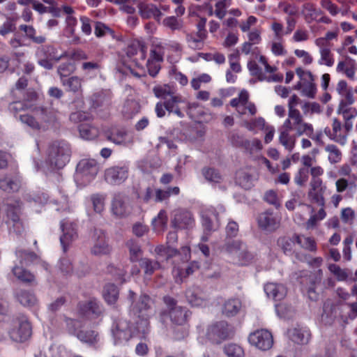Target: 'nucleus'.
Instances as JSON below:
<instances>
[{"instance_id":"obj_1","label":"nucleus","mask_w":357,"mask_h":357,"mask_svg":"<svg viewBox=\"0 0 357 357\" xmlns=\"http://www.w3.org/2000/svg\"><path fill=\"white\" fill-rule=\"evenodd\" d=\"M278 131L279 142L289 151H291L296 144V136L306 135L312 137L313 126L305 123L298 110L289 111L288 118L284 121Z\"/></svg>"},{"instance_id":"obj_2","label":"nucleus","mask_w":357,"mask_h":357,"mask_svg":"<svg viewBox=\"0 0 357 357\" xmlns=\"http://www.w3.org/2000/svg\"><path fill=\"white\" fill-rule=\"evenodd\" d=\"M165 305L158 314V321L162 326L169 324L182 325L187 324L191 312L185 307L178 305L177 301L170 296H165L162 298Z\"/></svg>"},{"instance_id":"obj_3","label":"nucleus","mask_w":357,"mask_h":357,"mask_svg":"<svg viewBox=\"0 0 357 357\" xmlns=\"http://www.w3.org/2000/svg\"><path fill=\"white\" fill-rule=\"evenodd\" d=\"M70 153V145L67 142H54L49 147L46 164L52 171L62 169L69 162Z\"/></svg>"},{"instance_id":"obj_4","label":"nucleus","mask_w":357,"mask_h":357,"mask_svg":"<svg viewBox=\"0 0 357 357\" xmlns=\"http://www.w3.org/2000/svg\"><path fill=\"white\" fill-rule=\"evenodd\" d=\"M99 165L94 159H82L76 167L75 180L77 183L86 185L91 182L98 174Z\"/></svg>"},{"instance_id":"obj_5","label":"nucleus","mask_w":357,"mask_h":357,"mask_svg":"<svg viewBox=\"0 0 357 357\" xmlns=\"http://www.w3.org/2000/svg\"><path fill=\"white\" fill-rule=\"evenodd\" d=\"M8 335L14 342L26 341L32 335V326L28 318L24 315H20L14 319Z\"/></svg>"},{"instance_id":"obj_6","label":"nucleus","mask_w":357,"mask_h":357,"mask_svg":"<svg viewBox=\"0 0 357 357\" xmlns=\"http://www.w3.org/2000/svg\"><path fill=\"white\" fill-rule=\"evenodd\" d=\"M234 335V328L225 321H220L208 327L206 335L211 343L219 344Z\"/></svg>"},{"instance_id":"obj_7","label":"nucleus","mask_w":357,"mask_h":357,"mask_svg":"<svg viewBox=\"0 0 357 357\" xmlns=\"http://www.w3.org/2000/svg\"><path fill=\"white\" fill-rule=\"evenodd\" d=\"M128 298L130 302V314L135 317L149 314V312L151 309L153 301L149 295L142 294L137 297L133 291L130 290Z\"/></svg>"},{"instance_id":"obj_8","label":"nucleus","mask_w":357,"mask_h":357,"mask_svg":"<svg viewBox=\"0 0 357 357\" xmlns=\"http://www.w3.org/2000/svg\"><path fill=\"white\" fill-rule=\"evenodd\" d=\"M129 169V165L126 163L109 167L105 170V181L110 185H120L128 179Z\"/></svg>"},{"instance_id":"obj_9","label":"nucleus","mask_w":357,"mask_h":357,"mask_svg":"<svg viewBox=\"0 0 357 357\" xmlns=\"http://www.w3.org/2000/svg\"><path fill=\"white\" fill-rule=\"evenodd\" d=\"M79 312L86 318L93 320L103 316L104 307L96 298L92 297L89 300L81 302L78 305Z\"/></svg>"},{"instance_id":"obj_10","label":"nucleus","mask_w":357,"mask_h":357,"mask_svg":"<svg viewBox=\"0 0 357 357\" xmlns=\"http://www.w3.org/2000/svg\"><path fill=\"white\" fill-rule=\"evenodd\" d=\"M248 341L252 346L261 351L269 350L273 344V337L270 331L266 329L257 330L251 333Z\"/></svg>"},{"instance_id":"obj_11","label":"nucleus","mask_w":357,"mask_h":357,"mask_svg":"<svg viewBox=\"0 0 357 357\" xmlns=\"http://www.w3.org/2000/svg\"><path fill=\"white\" fill-rule=\"evenodd\" d=\"M60 227L62 231L60 242L63 251L66 252L69 246L78 237L77 225L67 219H63L60 222Z\"/></svg>"},{"instance_id":"obj_12","label":"nucleus","mask_w":357,"mask_h":357,"mask_svg":"<svg viewBox=\"0 0 357 357\" xmlns=\"http://www.w3.org/2000/svg\"><path fill=\"white\" fill-rule=\"evenodd\" d=\"M171 224L176 229H189L193 227L195 219L191 212L187 210L178 209L174 212Z\"/></svg>"},{"instance_id":"obj_13","label":"nucleus","mask_w":357,"mask_h":357,"mask_svg":"<svg viewBox=\"0 0 357 357\" xmlns=\"http://www.w3.org/2000/svg\"><path fill=\"white\" fill-rule=\"evenodd\" d=\"M257 223L261 229L272 232L279 228L280 218L277 213L267 210L259 215Z\"/></svg>"},{"instance_id":"obj_14","label":"nucleus","mask_w":357,"mask_h":357,"mask_svg":"<svg viewBox=\"0 0 357 357\" xmlns=\"http://www.w3.org/2000/svg\"><path fill=\"white\" fill-rule=\"evenodd\" d=\"M39 121L40 129L46 131L52 128L56 121V112L51 108L39 107L35 111Z\"/></svg>"},{"instance_id":"obj_15","label":"nucleus","mask_w":357,"mask_h":357,"mask_svg":"<svg viewBox=\"0 0 357 357\" xmlns=\"http://www.w3.org/2000/svg\"><path fill=\"white\" fill-rule=\"evenodd\" d=\"M112 333L115 344H121L128 342L132 337L134 331L129 321L121 319L112 329Z\"/></svg>"},{"instance_id":"obj_16","label":"nucleus","mask_w":357,"mask_h":357,"mask_svg":"<svg viewBox=\"0 0 357 357\" xmlns=\"http://www.w3.org/2000/svg\"><path fill=\"white\" fill-rule=\"evenodd\" d=\"M326 188L321 178L311 179L308 191V197L310 200L321 207H324L325 205L324 193Z\"/></svg>"},{"instance_id":"obj_17","label":"nucleus","mask_w":357,"mask_h":357,"mask_svg":"<svg viewBox=\"0 0 357 357\" xmlns=\"http://www.w3.org/2000/svg\"><path fill=\"white\" fill-rule=\"evenodd\" d=\"M94 245L91 248V253L94 255H107L111 252V248L108 245L105 233L100 229H95L93 236Z\"/></svg>"},{"instance_id":"obj_18","label":"nucleus","mask_w":357,"mask_h":357,"mask_svg":"<svg viewBox=\"0 0 357 357\" xmlns=\"http://www.w3.org/2000/svg\"><path fill=\"white\" fill-rule=\"evenodd\" d=\"M112 212L117 218H125L131 213L127 199L121 194H116L112 203Z\"/></svg>"},{"instance_id":"obj_19","label":"nucleus","mask_w":357,"mask_h":357,"mask_svg":"<svg viewBox=\"0 0 357 357\" xmlns=\"http://www.w3.org/2000/svg\"><path fill=\"white\" fill-rule=\"evenodd\" d=\"M202 223L204 231L208 233L216 230L219 227L218 214L213 208H207L202 212Z\"/></svg>"},{"instance_id":"obj_20","label":"nucleus","mask_w":357,"mask_h":357,"mask_svg":"<svg viewBox=\"0 0 357 357\" xmlns=\"http://www.w3.org/2000/svg\"><path fill=\"white\" fill-rule=\"evenodd\" d=\"M15 297L23 306L29 308H36L38 301L33 291L26 289H18L15 293Z\"/></svg>"},{"instance_id":"obj_21","label":"nucleus","mask_w":357,"mask_h":357,"mask_svg":"<svg viewBox=\"0 0 357 357\" xmlns=\"http://www.w3.org/2000/svg\"><path fill=\"white\" fill-rule=\"evenodd\" d=\"M264 291L267 296L275 301H281L287 295L286 287L281 284L268 282L264 286Z\"/></svg>"},{"instance_id":"obj_22","label":"nucleus","mask_w":357,"mask_h":357,"mask_svg":"<svg viewBox=\"0 0 357 357\" xmlns=\"http://www.w3.org/2000/svg\"><path fill=\"white\" fill-rule=\"evenodd\" d=\"M77 337L90 347H96L100 342L99 333L96 330H80L76 333Z\"/></svg>"},{"instance_id":"obj_23","label":"nucleus","mask_w":357,"mask_h":357,"mask_svg":"<svg viewBox=\"0 0 357 357\" xmlns=\"http://www.w3.org/2000/svg\"><path fill=\"white\" fill-rule=\"evenodd\" d=\"M138 8L142 18L150 19L153 17L155 20L160 21L162 13L155 5L140 2L138 3Z\"/></svg>"},{"instance_id":"obj_24","label":"nucleus","mask_w":357,"mask_h":357,"mask_svg":"<svg viewBox=\"0 0 357 357\" xmlns=\"http://www.w3.org/2000/svg\"><path fill=\"white\" fill-rule=\"evenodd\" d=\"M287 335L292 342L298 344H307L310 337L309 331L300 327L289 329Z\"/></svg>"},{"instance_id":"obj_25","label":"nucleus","mask_w":357,"mask_h":357,"mask_svg":"<svg viewBox=\"0 0 357 357\" xmlns=\"http://www.w3.org/2000/svg\"><path fill=\"white\" fill-rule=\"evenodd\" d=\"M164 101L165 109L169 112V113H174L180 118L184 117V114L181 111L179 107V103L183 102L181 96L171 93L169 97H165V100Z\"/></svg>"},{"instance_id":"obj_26","label":"nucleus","mask_w":357,"mask_h":357,"mask_svg":"<svg viewBox=\"0 0 357 357\" xmlns=\"http://www.w3.org/2000/svg\"><path fill=\"white\" fill-rule=\"evenodd\" d=\"M242 308L241 301L238 298H229L222 305V312L227 317L237 315Z\"/></svg>"},{"instance_id":"obj_27","label":"nucleus","mask_w":357,"mask_h":357,"mask_svg":"<svg viewBox=\"0 0 357 357\" xmlns=\"http://www.w3.org/2000/svg\"><path fill=\"white\" fill-rule=\"evenodd\" d=\"M91 107L95 109L104 110L109 108L111 105L109 94L105 92H99L92 96Z\"/></svg>"},{"instance_id":"obj_28","label":"nucleus","mask_w":357,"mask_h":357,"mask_svg":"<svg viewBox=\"0 0 357 357\" xmlns=\"http://www.w3.org/2000/svg\"><path fill=\"white\" fill-rule=\"evenodd\" d=\"M356 61L349 56H346L344 61L338 63L336 70L338 73H344L346 76L354 80L355 75Z\"/></svg>"},{"instance_id":"obj_29","label":"nucleus","mask_w":357,"mask_h":357,"mask_svg":"<svg viewBox=\"0 0 357 357\" xmlns=\"http://www.w3.org/2000/svg\"><path fill=\"white\" fill-rule=\"evenodd\" d=\"M20 188V181L16 176H5L0 179V189L7 193L17 192Z\"/></svg>"},{"instance_id":"obj_30","label":"nucleus","mask_w":357,"mask_h":357,"mask_svg":"<svg viewBox=\"0 0 357 357\" xmlns=\"http://www.w3.org/2000/svg\"><path fill=\"white\" fill-rule=\"evenodd\" d=\"M168 332V335L176 340H181L188 335L187 324L182 325L169 324L168 326H163Z\"/></svg>"},{"instance_id":"obj_31","label":"nucleus","mask_w":357,"mask_h":357,"mask_svg":"<svg viewBox=\"0 0 357 357\" xmlns=\"http://www.w3.org/2000/svg\"><path fill=\"white\" fill-rule=\"evenodd\" d=\"M22 205L20 200H10L6 204V220H10L22 217Z\"/></svg>"},{"instance_id":"obj_32","label":"nucleus","mask_w":357,"mask_h":357,"mask_svg":"<svg viewBox=\"0 0 357 357\" xmlns=\"http://www.w3.org/2000/svg\"><path fill=\"white\" fill-rule=\"evenodd\" d=\"M10 234L21 236L26 231V225L22 217L10 220H5Z\"/></svg>"},{"instance_id":"obj_33","label":"nucleus","mask_w":357,"mask_h":357,"mask_svg":"<svg viewBox=\"0 0 357 357\" xmlns=\"http://www.w3.org/2000/svg\"><path fill=\"white\" fill-rule=\"evenodd\" d=\"M20 31H24L27 38L31 40L33 43L42 45L46 42V37L43 35H36V30L33 26L21 24L19 26Z\"/></svg>"},{"instance_id":"obj_34","label":"nucleus","mask_w":357,"mask_h":357,"mask_svg":"<svg viewBox=\"0 0 357 357\" xmlns=\"http://www.w3.org/2000/svg\"><path fill=\"white\" fill-rule=\"evenodd\" d=\"M36 56L37 57L53 59L56 61H59L63 57L62 54L58 55L56 48L50 45L39 47L36 50Z\"/></svg>"},{"instance_id":"obj_35","label":"nucleus","mask_w":357,"mask_h":357,"mask_svg":"<svg viewBox=\"0 0 357 357\" xmlns=\"http://www.w3.org/2000/svg\"><path fill=\"white\" fill-rule=\"evenodd\" d=\"M15 255L19 262L22 265L29 266L38 258V255L33 251L17 248L15 250Z\"/></svg>"},{"instance_id":"obj_36","label":"nucleus","mask_w":357,"mask_h":357,"mask_svg":"<svg viewBox=\"0 0 357 357\" xmlns=\"http://www.w3.org/2000/svg\"><path fill=\"white\" fill-rule=\"evenodd\" d=\"M12 273L23 283L31 284L35 280L34 275L20 266L15 265L12 269Z\"/></svg>"},{"instance_id":"obj_37","label":"nucleus","mask_w":357,"mask_h":357,"mask_svg":"<svg viewBox=\"0 0 357 357\" xmlns=\"http://www.w3.org/2000/svg\"><path fill=\"white\" fill-rule=\"evenodd\" d=\"M118 287L114 284H107L103 289V298L109 305H114L119 298Z\"/></svg>"},{"instance_id":"obj_38","label":"nucleus","mask_w":357,"mask_h":357,"mask_svg":"<svg viewBox=\"0 0 357 357\" xmlns=\"http://www.w3.org/2000/svg\"><path fill=\"white\" fill-rule=\"evenodd\" d=\"M126 135L127 132L123 128H115L106 132L107 139L116 144H121L124 143Z\"/></svg>"},{"instance_id":"obj_39","label":"nucleus","mask_w":357,"mask_h":357,"mask_svg":"<svg viewBox=\"0 0 357 357\" xmlns=\"http://www.w3.org/2000/svg\"><path fill=\"white\" fill-rule=\"evenodd\" d=\"M139 266L144 270L146 275H152L153 273L160 268V264L157 260L149 258H141L139 261Z\"/></svg>"},{"instance_id":"obj_40","label":"nucleus","mask_w":357,"mask_h":357,"mask_svg":"<svg viewBox=\"0 0 357 357\" xmlns=\"http://www.w3.org/2000/svg\"><path fill=\"white\" fill-rule=\"evenodd\" d=\"M62 84L67 90L73 93L82 92V79L77 76H73L66 79H61Z\"/></svg>"},{"instance_id":"obj_41","label":"nucleus","mask_w":357,"mask_h":357,"mask_svg":"<svg viewBox=\"0 0 357 357\" xmlns=\"http://www.w3.org/2000/svg\"><path fill=\"white\" fill-rule=\"evenodd\" d=\"M204 178L211 183H220L222 181V176L220 172L213 167H204L202 170Z\"/></svg>"},{"instance_id":"obj_42","label":"nucleus","mask_w":357,"mask_h":357,"mask_svg":"<svg viewBox=\"0 0 357 357\" xmlns=\"http://www.w3.org/2000/svg\"><path fill=\"white\" fill-rule=\"evenodd\" d=\"M130 252V259L132 262L139 261L142 255L140 245L135 240L130 239L126 243Z\"/></svg>"},{"instance_id":"obj_43","label":"nucleus","mask_w":357,"mask_h":357,"mask_svg":"<svg viewBox=\"0 0 357 357\" xmlns=\"http://www.w3.org/2000/svg\"><path fill=\"white\" fill-rule=\"evenodd\" d=\"M206 37L199 36V33H192L186 34V41L188 46L194 50H201L204 46V40Z\"/></svg>"},{"instance_id":"obj_44","label":"nucleus","mask_w":357,"mask_h":357,"mask_svg":"<svg viewBox=\"0 0 357 357\" xmlns=\"http://www.w3.org/2000/svg\"><path fill=\"white\" fill-rule=\"evenodd\" d=\"M79 131L81 137L87 140L93 139L98 135V129L88 124H81Z\"/></svg>"},{"instance_id":"obj_45","label":"nucleus","mask_w":357,"mask_h":357,"mask_svg":"<svg viewBox=\"0 0 357 357\" xmlns=\"http://www.w3.org/2000/svg\"><path fill=\"white\" fill-rule=\"evenodd\" d=\"M178 187L168 188L167 190L158 189L155 190V201L163 202L169 199L172 195H177L179 194Z\"/></svg>"},{"instance_id":"obj_46","label":"nucleus","mask_w":357,"mask_h":357,"mask_svg":"<svg viewBox=\"0 0 357 357\" xmlns=\"http://www.w3.org/2000/svg\"><path fill=\"white\" fill-rule=\"evenodd\" d=\"M296 242L302 248L310 251H315L317 245L314 240L310 237H305L303 236L295 235L294 236Z\"/></svg>"},{"instance_id":"obj_47","label":"nucleus","mask_w":357,"mask_h":357,"mask_svg":"<svg viewBox=\"0 0 357 357\" xmlns=\"http://www.w3.org/2000/svg\"><path fill=\"white\" fill-rule=\"evenodd\" d=\"M167 223V217L166 212L162 210L159 212L157 217L152 220V225L155 230L160 231L164 230Z\"/></svg>"},{"instance_id":"obj_48","label":"nucleus","mask_w":357,"mask_h":357,"mask_svg":"<svg viewBox=\"0 0 357 357\" xmlns=\"http://www.w3.org/2000/svg\"><path fill=\"white\" fill-rule=\"evenodd\" d=\"M236 182L244 189H250L252 186V176L248 172L238 171L236 176Z\"/></svg>"},{"instance_id":"obj_49","label":"nucleus","mask_w":357,"mask_h":357,"mask_svg":"<svg viewBox=\"0 0 357 357\" xmlns=\"http://www.w3.org/2000/svg\"><path fill=\"white\" fill-rule=\"evenodd\" d=\"M224 352L228 357H243L244 351L241 347L229 343L224 347Z\"/></svg>"},{"instance_id":"obj_50","label":"nucleus","mask_w":357,"mask_h":357,"mask_svg":"<svg viewBox=\"0 0 357 357\" xmlns=\"http://www.w3.org/2000/svg\"><path fill=\"white\" fill-rule=\"evenodd\" d=\"M135 317L138 319V320L136 321V330L138 331V333L145 335L149 331L150 315L146 314L145 316H136Z\"/></svg>"},{"instance_id":"obj_51","label":"nucleus","mask_w":357,"mask_h":357,"mask_svg":"<svg viewBox=\"0 0 357 357\" xmlns=\"http://www.w3.org/2000/svg\"><path fill=\"white\" fill-rule=\"evenodd\" d=\"M139 110V105L133 100L127 101L123 108L122 113L125 118L131 119Z\"/></svg>"},{"instance_id":"obj_52","label":"nucleus","mask_w":357,"mask_h":357,"mask_svg":"<svg viewBox=\"0 0 357 357\" xmlns=\"http://www.w3.org/2000/svg\"><path fill=\"white\" fill-rule=\"evenodd\" d=\"M185 296L188 303L192 306H202L204 303V300L195 289H188L185 292Z\"/></svg>"},{"instance_id":"obj_53","label":"nucleus","mask_w":357,"mask_h":357,"mask_svg":"<svg viewBox=\"0 0 357 357\" xmlns=\"http://www.w3.org/2000/svg\"><path fill=\"white\" fill-rule=\"evenodd\" d=\"M295 241H296L294 237L293 238H291L289 237L282 236L278 239V245L282 249L283 252L287 255L291 253L293 250Z\"/></svg>"},{"instance_id":"obj_54","label":"nucleus","mask_w":357,"mask_h":357,"mask_svg":"<svg viewBox=\"0 0 357 357\" xmlns=\"http://www.w3.org/2000/svg\"><path fill=\"white\" fill-rule=\"evenodd\" d=\"M18 119L24 124L27 125L30 128L34 130H40L39 121L35 116H31L29 114H20Z\"/></svg>"},{"instance_id":"obj_55","label":"nucleus","mask_w":357,"mask_h":357,"mask_svg":"<svg viewBox=\"0 0 357 357\" xmlns=\"http://www.w3.org/2000/svg\"><path fill=\"white\" fill-rule=\"evenodd\" d=\"M325 150L329 153L328 160L331 163L335 164L340 161L342 153L338 148L334 144H328Z\"/></svg>"},{"instance_id":"obj_56","label":"nucleus","mask_w":357,"mask_h":357,"mask_svg":"<svg viewBox=\"0 0 357 357\" xmlns=\"http://www.w3.org/2000/svg\"><path fill=\"white\" fill-rule=\"evenodd\" d=\"M319 53L321 58L319 61V63L320 65L332 66L334 64V59L331 52V48L320 50Z\"/></svg>"},{"instance_id":"obj_57","label":"nucleus","mask_w":357,"mask_h":357,"mask_svg":"<svg viewBox=\"0 0 357 357\" xmlns=\"http://www.w3.org/2000/svg\"><path fill=\"white\" fill-rule=\"evenodd\" d=\"M309 178V170L306 167H301L294 176V182L300 187L305 186Z\"/></svg>"},{"instance_id":"obj_58","label":"nucleus","mask_w":357,"mask_h":357,"mask_svg":"<svg viewBox=\"0 0 357 357\" xmlns=\"http://www.w3.org/2000/svg\"><path fill=\"white\" fill-rule=\"evenodd\" d=\"M75 69V67L74 64L70 61H68L60 64L58 67L57 72L61 79H66L65 77L73 73Z\"/></svg>"},{"instance_id":"obj_59","label":"nucleus","mask_w":357,"mask_h":357,"mask_svg":"<svg viewBox=\"0 0 357 357\" xmlns=\"http://www.w3.org/2000/svg\"><path fill=\"white\" fill-rule=\"evenodd\" d=\"M231 144L236 147H244L248 149L250 146V141L245 139L237 133H231L229 136Z\"/></svg>"},{"instance_id":"obj_60","label":"nucleus","mask_w":357,"mask_h":357,"mask_svg":"<svg viewBox=\"0 0 357 357\" xmlns=\"http://www.w3.org/2000/svg\"><path fill=\"white\" fill-rule=\"evenodd\" d=\"M335 310V305L331 301H326L324 303L323 306V313L321 315V319L324 320L325 318L329 319V321H332L335 315L334 312Z\"/></svg>"},{"instance_id":"obj_61","label":"nucleus","mask_w":357,"mask_h":357,"mask_svg":"<svg viewBox=\"0 0 357 357\" xmlns=\"http://www.w3.org/2000/svg\"><path fill=\"white\" fill-rule=\"evenodd\" d=\"M91 116L87 112L83 111H77L70 114L69 120L73 123H79L83 121H88Z\"/></svg>"},{"instance_id":"obj_62","label":"nucleus","mask_w":357,"mask_h":357,"mask_svg":"<svg viewBox=\"0 0 357 357\" xmlns=\"http://www.w3.org/2000/svg\"><path fill=\"white\" fill-rule=\"evenodd\" d=\"M105 196L100 194L91 196L93 209L96 212L100 213L103 211L105 207Z\"/></svg>"},{"instance_id":"obj_63","label":"nucleus","mask_w":357,"mask_h":357,"mask_svg":"<svg viewBox=\"0 0 357 357\" xmlns=\"http://www.w3.org/2000/svg\"><path fill=\"white\" fill-rule=\"evenodd\" d=\"M245 248V245L238 241H233L230 243H228L225 245V249L227 252L230 254H234L236 257L239 252L243 250Z\"/></svg>"},{"instance_id":"obj_64","label":"nucleus","mask_w":357,"mask_h":357,"mask_svg":"<svg viewBox=\"0 0 357 357\" xmlns=\"http://www.w3.org/2000/svg\"><path fill=\"white\" fill-rule=\"evenodd\" d=\"M59 268L64 275H70L73 271L70 259L66 257L61 258L59 262Z\"/></svg>"}]
</instances>
